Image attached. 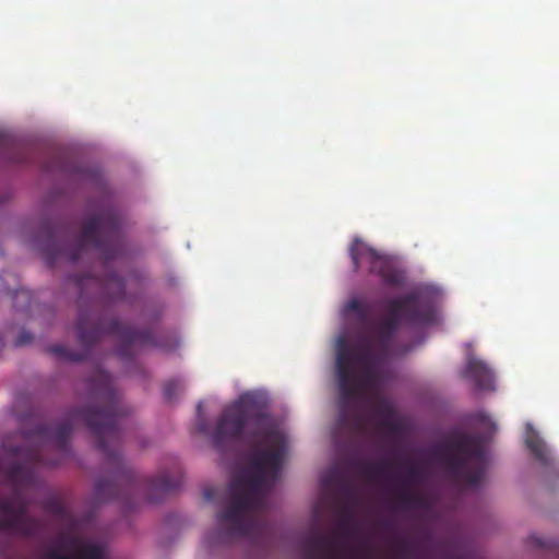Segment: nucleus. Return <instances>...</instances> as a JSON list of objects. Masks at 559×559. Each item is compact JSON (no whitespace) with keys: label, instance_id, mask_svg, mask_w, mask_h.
Returning <instances> with one entry per match:
<instances>
[{"label":"nucleus","instance_id":"nucleus-18","mask_svg":"<svg viewBox=\"0 0 559 559\" xmlns=\"http://www.w3.org/2000/svg\"><path fill=\"white\" fill-rule=\"evenodd\" d=\"M379 427L382 430H384L388 433V436L392 438L402 436L405 431L404 423L396 416H394L390 420H382Z\"/></svg>","mask_w":559,"mask_h":559},{"label":"nucleus","instance_id":"nucleus-25","mask_svg":"<svg viewBox=\"0 0 559 559\" xmlns=\"http://www.w3.org/2000/svg\"><path fill=\"white\" fill-rule=\"evenodd\" d=\"M216 496V489L215 488H206L204 491V498L206 501H213Z\"/></svg>","mask_w":559,"mask_h":559},{"label":"nucleus","instance_id":"nucleus-19","mask_svg":"<svg viewBox=\"0 0 559 559\" xmlns=\"http://www.w3.org/2000/svg\"><path fill=\"white\" fill-rule=\"evenodd\" d=\"M183 383L179 379H171L164 385V397L168 402H171L183 391Z\"/></svg>","mask_w":559,"mask_h":559},{"label":"nucleus","instance_id":"nucleus-1","mask_svg":"<svg viewBox=\"0 0 559 559\" xmlns=\"http://www.w3.org/2000/svg\"><path fill=\"white\" fill-rule=\"evenodd\" d=\"M90 405L71 409L68 417L53 426L36 414L21 418L23 447L7 448L10 462L5 466L9 480L14 486L11 498L0 499V531H14L31 536L37 528L36 519L27 515L28 503L19 493L21 488L36 484L35 468L39 465L56 466L59 460L50 461L45 453L56 449L62 456L70 452L69 440L73 425L84 424L97 439V448L110 466V478H99L95 484L97 502L128 500L140 490L141 483L135 473L124 463L117 447L121 441L119 420L128 415L120 392L111 376L100 368L87 380Z\"/></svg>","mask_w":559,"mask_h":559},{"label":"nucleus","instance_id":"nucleus-4","mask_svg":"<svg viewBox=\"0 0 559 559\" xmlns=\"http://www.w3.org/2000/svg\"><path fill=\"white\" fill-rule=\"evenodd\" d=\"M388 316L366 329L352 345L345 336L336 342V373L340 391L342 426L362 432L365 421L353 403L379 386V366L392 355H404L412 345L395 346L394 338L402 321L426 325L433 321L431 302L418 292L386 301Z\"/></svg>","mask_w":559,"mask_h":559},{"label":"nucleus","instance_id":"nucleus-8","mask_svg":"<svg viewBox=\"0 0 559 559\" xmlns=\"http://www.w3.org/2000/svg\"><path fill=\"white\" fill-rule=\"evenodd\" d=\"M302 546L306 559H319L334 556V539L322 535L317 530H313L305 538Z\"/></svg>","mask_w":559,"mask_h":559},{"label":"nucleus","instance_id":"nucleus-16","mask_svg":"<svg viewBox=\"0 0 559 559\" xmlns=\"http://www.w3.org/2000/svg\"><path fill=\"white\" fill-rule=\"evenodd\" d=\"M373 413L378 418V426L382 420H390L394 416H396L395 409L393 405L385 399L376 397L373 400Z\"/></svg>","mask_w":559,"mask_h":559},{"label":"nucleus","instance_id":"nucleus-17","mask_svg":"<svg viewBox=\"0 0 559 559\" xmlns=\"http://www.w3.org/2000/svg\"><path fill=\"white\" fill-rule=\"evenodd\" d=\"M49 559H73L70 556L63 555L57 550L48 554ZM80 559H103L102 550L96 545H87L83 548Z\"/></svg>","mask_w":559,"mask_h":559},{"label":"nucleus","instance_id":"nucleus-22","mask_svg":"<svg viewBox=\"0 0 559 559\" xmlns=\"http://www.w3.org/2000/svg\"><path fill=\"white\" fill-rule=\"evenodd\" d=\"M340 480H341L340 473L336 469H333L322 476L321 486L328 490V489L333 488L335 485H337L340 483Z\"/></svg>","mask_w":559,"mask_h":559},{"label":"nucleus","instance_id":"nucleus-2","mask_svg":"<svg viewBox=\"0 0 559 559\" xmlns=\"http://www.w3.org/2000/svg\"><path fill=\"white\" fill-rule=\"evenodd\" d=\"M122 216L118 207L103 204L84 222L79 235L70 236L66 227L45 223L40 229V251L48 265L52 266L61 259L78 262L95 251L106 274L102 277L86 274L75 276L80 290L79 316L75 332L82 352H74L63 345H51L48 353L59 360L79 362L87 359L90 347L107 335L118 338L117 355L131 358L135 347H158L174 350L178 347L175 336H155L150 330H138L122 324L116 317H108L104 309L107 304L120 301L126 297L123 280L109 270L110 263L123 253L121 238Z\"/></svg>","mask_w":559,"mask_h":559},{"label":"nucleus","instance_id":"nucleus-20","mask_svg":"<svg viewBox=\"0 0 559 559\" xmlns=\"http://www.w3.org/2000/svg\"><path fill=\"white\" fill-rule=\"evenodd\" d=\"M346 314L356 313L359 320H365L367 317V308L359 299H352L344 308Z\"/></svg>","mask_w":559,"mask_h":559},{"label":"nucleus","instance_id":"nucleus-3","mask_svg":"<svg viewBox=\"0 0 559 559\" xmlns=\"http://www.w3.org/2000/svg\"><path fill=\"white\" fill-rule=\"evenodd\" d=\"M238 441L251 449L248 469L229 484V501L217 514L218 530L209 535L210 543L226 544L262 533L265 523L261 513L266 507V495L282 473L285 437L253 393H245L227 405L213 433V442L221 450Z\"/></svg>","mask_w":559,"mask_h":559},{"label":"nucleus","instance_id":"nucleus-9","mask_svg":"<svg viewBox=\"0 0 559 559\" xmlns=\"http://www.w3.org/2000/svg\"><path fill=\"white\" fill-rule=\"evenodd\" d=\"M369 272L378 274L385 285L392 287L401 286L405 280L403 272L396 269L388 257L380 253L369 266Z\"/></svg>","mask_w":559,"mask_h":559},{"label":"nucleus","instance_id":"nucleus-26","mask_svg":"<svg viewBox=\"0 0 559 559\" xmlns=\"http://www.w3.org/2000/svg\"><path fill=\"white\" fill-rule=\"evenodd\" d=\"M14 297H15V298H24V299H28L29 295H28V292H27V290L21 289V290H16V292H14Z\"/></svg>","mask_w":559,"mask_h":559},{"label":"nucleus","instance_id":"nucleus-10","mask_svg":"<svg viewBox=\"0 0 559 559\" xmlns=\"http://www.w3.org/2000/svg\"><path fill=\"white\" fill-rule=\"evenodd\" d=\"M29 163L27 150L13 138L0 132V164Z\"/></svg>","mask_w":559,"mask_h":559},{"label":"nucleus","instance_id":"nucleus-13","mask_svg":"<svg viewBox=\"0 0 559 559\" xmlns=\"http://www.w3.org/2000/svg\"><path fill=\"white\" fill-rule=\"evenodd\" d=\"M44 171L46 173H55L59 171L61 174H74L80 179H87L92 176V173L81 166L69 164L66 160V157L62 153H53L51 156V162L46 163L43 166Z\"/></svg>","mask_w":559,"mask_h":559},{"label":"nucleus","instance_id":"nucleus-21","mask_svg":"<svg viewBox=\"0 0 559 559\" xmlns=\"http://www.w3.org/2000/svg\"><path fill=\"white\" fill-rule=\"evenodd\" d=\"M43 509L53 515L63 516L66 507L57 498H49L43 502Z\"/></svg>","mask_w":559,"mask_h":559},{"label":"nucleus","instance_id":"nucleus-14","mask_svg":"<svg viewBox=\"0 0 559 559\" xmlns=\"http://www.w3.org/2000/svg\"><path fill=\"white\" fill-rule=\"evenodd\" d=\"M378 253L379 252L366 245L364 241L355 239L349 249V257L352 259L354 270L357 271L364 264H368L370 266Z\"/></svg>","mask_w":559,"mask_h":559},{"label":"nucleus","instance_id":"nucleus-5","mask_svg":"<svg viewBox=\"0 0 559 559\" xmlns=\"http://www.w3.org/2000/svg\"><path fill=\"white\" fill-rule=\"evenodd\" d=\"M437 453L445 462L448 474L455 484L469 488L483 484L487 459L479 437L459 433L439 444Z\"/></svg>","mask_w":559,"mask_h":559},{"label":"nucleus","instance_id":"nucleus-12","mask_svg":"<svg viewBox=\"0 0 559 559\" xmlns=\"http://www.w3.org/2000/svg\"><path fill=\"white\" fill-rule=\"evenodd\" d=\"M465 374L474 381L478 390H493V373L484 361L469 357Z\"/></svg>","mask_w":559,"mask_h":559},{"label":"nucleus","instance_id":"nucleus-11","mask_svg":"<svg viewBox=\"0 0 559 559\" xmlns=\"http://www.w3.org/2000/svg\"><path fill=\"white\" fill-rule=\"evenodd\" d=\"M356 466L370 480L392 481L395 478L393 462L388 459L378 462L359 461Z\"/></svg>","mask_w":559,"mask_h":559},{"label":"nucleus","instance_id":"nucleus-7","mask_svg":"<svg viewBox=\"0 0 559 559\" xmlns=\"http://www.w3.org/2000/svg\"><path fill=\"white\" fill-rule=\"evenodd\" d=\"M421 478V469L416 464L407 463L404 465V475L395 479L397 491V501L403 507H415L419 503L418 495L408 490V487L416 484Z\"/></svg>","mask_w":559,"mask_h":559},{"label":"nucleus","instance_id":"nucleus-23","mask_svg":"<svg viewBox=\"0 0 559 559\" xmlns=\"http://www.w3.org/2000/svg\"><path fill=\"white\" fill-rule=\"evenodd\" d=\"M354 514L344 508L341 512L340 525L343 530L348 531L354 525Z\"/></svg>","mask_w":559,"mask_h":559},{"label":"nucleus","instance_id":"nucleus-6","mask_svg":"<svg viewBox=\"0 0 559 559\" xmlns=\"http://www.w3.org/2000/svg\"><path fill=\"white\" fill-rule=\"evenodd\" d=\"M182 481V469L174 461L170 469L160 471L147 484V497L152 502L162 500L166 495L177 490Z\"/></svg>","mask_w":559,"mask_h":559},{"label":"nucleus","instance_id":"nucleus-27","mask_svg":"<svg viewBox=\"0 0 559 559\" xmlns=\"http://www.w3.org/2000/svg\"><path fill=\"white\" fill-rule=\"evenodd\" d=\"M534 542L539 547H548L549 546L545 542H543L540 538H534Z\"/></svg>","mask_w":559,"mask_h":559},{"label":"nucleus","instance_id":"nucleus-28","mask_svg":"<svg viewBox=\"0 0 559 559\" xmlns=\"http://www.w3.org/2000/svg\"><path fill=\"white\" fill-rule=\"evenodd\" d=\"M330 558H331V559H334V558H333V556H332V557H330Z\"/></svg>","mask_w":559,"mask_h":559},{"label":"nucleus","instance_id":"nucleus-24","mask_svg":"<svg viewBox=\"0 0 559 559\" xmlns=\"http://www.w3.org/2000/svg\"><path fill=\"white\" fill-rule=\"evenodd\" d=\"M32 340H33L32 333L28 332V331L23 330V331H21L19 333V335H17V337L15 340L14 345L16 347H21V346L29 344L32 342Z\"/></svg>","mask_w":559,"mask_h":559},{"label":"nucleus","instance_id":"nucleus-15","mask_svg":"<svg viewBox=\"0 0 559 559\" xmlns=\"http://www.w3.org/2000/svg\"><path fill=\"white\" fill-rule=\"evenodd\" d=\"M525 442L530 451L535 455V457L540 463L545 465L552 464L554 460L551 457V454L544 440L537 433H528Z\"/></svg>","mask_w":559,"mask_h":559}]
</instances>
